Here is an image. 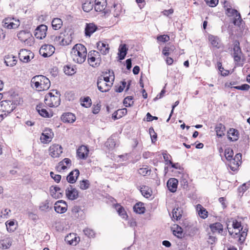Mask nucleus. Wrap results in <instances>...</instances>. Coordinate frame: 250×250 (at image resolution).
<instances>
[{"label": "nucleus", "mask_w": 250, "mask_h": 250, "mask_svg": "<svg viewBox=\"0 0 250 250\" xmlns=\"http://www.w3.org/2000/svg\"><path fill=\"white\" fill-rule=\"evenodd\" d=\"M31 85L33 87H35L37 89H38V90L42 91L40 86V83L39 82H37L35 81L32 82V80H31Z\"/></svg>", "instance_id": "69168bd1"}, {"label": "nucleus", "mask_w": 250, "mask_h": 250, "mask_svg": "<svg viewBox=\"0 0 250 250\" xmlns=\"http://www.w3.org/2000/svg\"><path fill=\"white\" fill-rule=\"evenodd\" d=\"M105 145L109 149H113L116 146V143L113 139L110 138L107 139Z\"/></svg>", "instance_id": "3c124183"}, {"label": "nucleus", "mask_w": 250, "mask_h": 250, "mask_svg": "<svg viewBox=\"0 0 250 250\" xmlns=\"http://www.w3.org/2000/svg\"><path fill=\"white\" fill-rule=\"evenodd\" d=\"M242 55L236 56L235 55L234 57V60L235 62V65L237 66H242L244 63V59L242 58Z\"/></svg>", "instance_id": "de8ad7c7"}, {"label": "nucleus", "mask_w": 250, "mask_h": 250, "mask_svg": "<svg viewBox=\"0 0 250 250\" xmlns=\"http://www.w3.org/2000/svg\"><path fill=\"white\" fill-rule=\"evenodd\" d=\"M247 235V230L246 231V229H245L241 233L240 232L239 233H238L237 235H238V237H239V241L240 243H243L245 240Z\"/></svg>", "instance_id": "13d9d810"}, {"label": "nucleus", "mask_w": 250, "mask_h": 250, "mask_svg": "<svg viewBox=\"0 0 250 250\" xmlns=\"http://www.w3.org/2000/svg\"><path fill=\"white\" fill-rule=\"evenodd\" d=\"M6 226L7 230L9 232H13L15 229V222L13 221H7Z\"/></svg>", "instance_id": "5fc2aeb1"}, {"label": "nucleus", "mask_w": 250, "mask_h": 250, "mask_svg": "<svg viewBox=\"0 0 250 250\" xmlns=\"http://www.w3.org/2000/svg\"><path fill=\"white\" fill-rule=\"evenodd\" d=\"M67 209V205L66 202L63 200L57 201L54 205V209L58 213H63Z\"/></svg>", "instance_id": "4468645a"}, {"label": "nucleus", "mask_w": 250, "mask_h": 250, "mask_svg": "<svg viewBox=\"0 0 250 250\" xmlns=\"http://www.w3.org/2000/svg\"><path fill=\"white\" fill-rule=\"evenodd\" d=\"M210 229L213 233H221L223 231V226L219 222L215 223L210 225Z\"/></svg>", "instance_id": "72a5a7b5"}, {"label": "nucleus", "mask_w": 250, "mask_h": 250, "mask_svg": "<svg viewBox=\"0 0 250 250\" xmlns=\"http://www.w3.org/2000/svg\"><path fill=\"white\" fill-rule=\"evenodd\" d=\"M61 120L63 123H73L76 120V117L71 112H66L62 115Z\"/></svg>", "instance_id": "aec40b11"}, {"label": "nucleus", "mask_w": 250, "mask_h": 250, "mask_svg": "<svg viewBox=\"0 0 250 250\" xmlns=\"http://www.w3.org/2000/svg\"><path fill=\"white\" fill-rule=\"evenodd\" d=\"M65 241L69 245L76 246L80 241V237L74 233H70L65 236Z\"/></svg>", "instance_id": "f3484780"}, {"label": "nucleus", "mask_w": 250, "mask_h": 250, "mask_svg": "<svg viewBox=\"0 0 250 250\" xmlns=\"http://www.w3.org/2000/svg\"><path fill=\"white\" fill-rule=\"evenodd\" d=\"M36 108L39 114L43 117L50 118L53 116L52 114H49L46 109L44 108L42 104H38Z\"/></svg>", "instance_id": "5701e85b"}, {"label": "nucleus", "mask_w": 250, "mask_h": 250, "mask_svg": "<svg viewBox=\"0 0 250 250\" xmlns=\"http://www.w3.org/2000/svg\"><path fill=\"white\" fill-rule=\"evenodd\" d=\"M90 183L87 180H83L80 182L79 187L82 190H85L88 189L89 187Z\"/></svg>", "instance_id": "603ef678"}, {"label": "nucleus", "mask_w": 250, "mask_h": 250, "mask_svg": "<svg viewBox=\"0 0 250 250\" xmlns=\"http://www.w3.org/2000/svg\"><path fill=\"white\" fill-rule=\"evenodd\" d=\"M140 192H141L142 195L146 198H149V197L151 196V190H150L149 188H148V187L147 186H143L141 188H140Z\"/></svg>", "instance_id": "a19ab883"}, {"label": "nucleus", "mask_w": 250, "mask_h": 250, "mask_svg": "<svg viewBox=\"0 0 250 250\" xmlns=\"http://www.w3.org/2000/svg\"><path fill=\"white\" fill-rule=\"evenodd\" d=\"M178 181L176 178H170L167 182L168 189L171 192H175L177 188Z\"/></svg>", "instance_id": "a878e982"}, {"label": "nucleus", "mask_w": 250, "mask_h": 250, "mask_svg": "<svg viewBox=\"0 0 250 250\" xmlns=\"http://www.w3.org/2000/svg\"><path fill=\"white\" fill-rule=\"evenodd\" d=\"M99 53L95 50H92L88 54V62L92 67L98 66L101 62V59Z\"/></svg>", "instance_id": "20e7f679"}, {"label": "nucleus", "mask_w": 250, "mask_h": 250, "mask_svg": "<svg viewBox=\"0 0 250 250\" xmlns=\"http://www.w3.org/2000/svg\"><path fill=\"white\" fill-rule=\"evenodd\" d=\"M97 48L103 55H106L109 53V47L107 43L104 42H99L97 43Z\"/></svg>", "instance_id": "bb28decb"}, {"label": "nucleus", "mask_w": 250, "mask_h": 250, "mask_svg": "<svg viewBox=\"0 0 250 250\" xmlns=\"http://www.w3.org/2000/svg\"><path fill=\"white\" fill-rule=\"evenodd\" d=\"M39 209L42 211H48L51 209V207H50V201L46 200L42 202L39 206Z\"/></svg>", "instance_id": "ea45409f"}, {"label": "nucleus", "mask_w": 250, "mask_h": 250, "mask_svg": "<svg viewBox=\"0 0 250 250\" xmlns=\"http://www.w3.org/2000/svg\"><path fill=\"white\" fill-rule=\"evenodd\" d=\"M93 6L94 3L92 0H86L83 4L82 8L84 12H89L93 9Z\"/></svg>", "instance_id": "4c0bfd02"}, {"label": "nucleus", "mask_w": 250, "mask_h": 250, "mask_svg": "<svg viewBox=\"0 0 250 250\" xmlns=\"http://www.w3.org/2000/svg\"><path fill=\"white\" fill-rule=\"evenodd\" d=\"M233 57H234L235 55L240 56L242 55V53L240 47V43L239 42L236 41L234 43L233 46Z\"/></svg>", "instance_id": "c03bdc74"}, {"label": "nucleus", "mask_w": 250, "mask_h": 250, "mask_svg": "<svg viewBox=\"0 0 250 250\" xmlns=\"http://www.w3.org/2000/svg\"><path fill=\"white\" fill-rule=\"evenodd\" d=\"M133 210L138 214H143L145 213L146 208L144 204L142 202L137 203L133 207Z\"/></svg>", "instance_id": "f704fd0d"}, {"label": "nucleus", "mask_w": 250, "mask_h": 250, "mask_svg": "<svg viewBox=\"0 0 250 250\" xmlns=\"http://www.w3.org/2000/svg\"><path fill=\"white\" fill-rule=\"evenodd\" d=\"M239 132L234 128H230L228 131V138L232 142H234L239 139Z\"/></svg>", "instance_id": "393cba45"}, {"label": "nucleus", "mask_w": 250, "mask_h": 250, "mask_svg": "<svg viewBox=\"0 0 250 250\" xmlns=\"http://www.w3.org/2000/svg\"><path fill=\"white\" fill-rule=\"evenodd\" d=\"M215 130L216 132L217 136L219 138H221L225 134V126L222 124L220 123L216 125Z\"/></svg>", "instance_id": "e433bc0d"}, {"label": "nucleus", "mask_w": 250, "mask_h": 250, "mask_svg": "<svg viewBox=\"0 0 250 250\" xmlns=\"http://www.w3.org/2000/svg\"><path fill=\"white\" fill-rule=\"evenodd\" d=\"M47 30V27L45 25H40L36 29L34 35L37 39H42L45 37Z\"/></svg>", "instance_id": "2eb2a0df"}, {"label": "nucleus", "mask_w": 250, "mask_h": 250, "mask_svg": "<svg viewBox=\"0 0 250 250\" xmlns=\"http://www.w3.org/2000/svg\"><path fill=\"white\" fill-rule=\"evenodd\" d=\"M149 133L151 138L152 143H154L156 141L157 136L152 127L149 128Z\"/></svg>", "instance_id": "bf43d9fd"}, {"label": "nucleus", "mask_w": 250, "mask_h": 250, "mask_svg": "<svg viewBox=\"0 0 250 250\" xmlns=\"http://www.w3.org/2000/svg\"><path fill=\"white\" fill-rule=\"evenodd\" d=\"M114 74L112 70H108V72H106L104 76L102 77V81H104L106 83H112L114 80Z\"/></svg>", "instance_id": "c756f323"}, {"label": "nucleus", "mask_w": 250, "mask_h": 250, "mask_svg": "<svg viewBox=\"0 0 250 250\" xmlns=\"http://www.w3.org/2000/svg\"><path fill=\"white\" fill-rule=\"evenodd\" d=\"M79 174V171L77 169L71 171L66 177L67 182L71 184L75 183Z\"/></svg>", "instance_id": "b1692460"}, {"label": "nucleus", "mask_w": 250, "mask_h": 250, "mask_svg": "<svg viewBox=\"0 0 250 250\" xmlns=\"http://www.w3.org/2000/svg\"><path fill=\"white\" fill-rule=\"evenodd\" d=\"M44 102L46 105L50 107L58 106L61 103L60 92L57 90L49 92L45 96Z\"/></svg>", "instance_id": "f03ea898"}, {"label": "nucleus", "mask_w": 250, "mask_h": 250, "mask_svg": "<svg viewBox=\"0 0 250 250\" xmlns=\"http://www.w3.org/2000/svg\"><path fill=\"white\" fill-rule=\"evenodd\" d=\"M86 56V48L82 44L75 45L71 50V57L76 63H83L85 61Z\"/></svg>", "instance_id": "f257e3e1"}, {"label": "nucleus", "mask_w": 250, "mask_h": 250, "mask_svg": "<svg viewBox=\"0 0 250 250\" xmlns=\"http://www.w3.org/2000/svg\"><path fill=\"white\" fill-rule=\"evenodd\" d=\"M62 21L60 18H54L52 21V26L53 29L57 30L61 28Z\"/></svg>", "instance_id": "58836bf2"}, {"label": "nucleus", "mask_w": 250, "mask_h": 250, "mask_svg": "<svg viewBox=\"0 0 250 250\" xmlns=\"http://www.w3.org/2000/svg\"><path fill=\"white\" fill-rule=\"evenodd\" d=\"M205 1L210 7H215L218 2V0H205Z\"/></svg>", "instance_id": "338daca9"}, {"label": "nucleus", "mask_w": 250, "mask_h": 250, "mask_svg": "<svg viewBox=\"0 0 250 250\" xmlns=\"http://www.w3.org/2000/svg\"><path fill=\"white\" fill-rule=\"evenodd\" d=\"M113 84L112 83H106L104 81H102V76L98 78L97 85L98 89L102 92H106L108 91Z\"/></svg>", "instance_id": "9d476101"}, {"label": "nucleus", "mask_w": 250, "mask_h": 250, "mask_svg": "<svg viewBox=\"0 0 250 250\" xmlns=\"http://www.w3.org/2000/svg\"><path fill=\"white\" fill-rule=\"evenodd\" d=\"M7 66H13L16 64L17 61L13 56L7 57L4 61Z\"/></svg>", "instance_id": "09e8293b"}, {"label": "nucleus", "mask_w": 250, "mask_h": 250, "mask_svg": "<svg viewBox=\"0 0 250 250\" xmlns=\"http://www.w3.org/2000/svg\"><path fill=\"white\" fill-rule=\"evenodd\" d=\"M63 71L66 75L71 76L76 72V68L75 65L71 64H67L63 67Z\"/></svg>", "instance_id": "473e14b6"}, {"label": "nucleus", "mask_w": 250, "mask_h": 250, "mask_svg": "<svg viewBox=\"0 0 250 250\" xmlns=\"http://www.w3.org/2000/svg\"><path fill=\"white\" fill-rule=\"evenodd\" d=\"M17 105L13 101L4 100L0 103V109L4 113H6L7 116L13 111Z\"/></svg>", "instance_id": "39448f33"}, {"label": "nucleus", "mask_w": 250, "mask_h": 250, "mask_svg": "<svg viewBox=\"0 0 250 250\" xmlns=\"http://www.w3.org/2000/svg\"><path fill=\"white\" fill-rule=\"evenodd\" d=\"M183 213V209L179 207H175L172 210V216L171 218L173 221H178L180 220Z\"/></svg>", "instance_id": "412c9836"}, {"label": "nucleus", "mask_w": 250, "mask_h": 250, "mask_svg": "<svg viewBox=\"0 0 250 250\" xmlns=\"http://www.w3.org/2000/svg\"><path fill=\"white\" fill-rule=\"evenodd\" d=\"M208 40L211 45L217 49L221 48L222 43L220 38L216 36L209 35Z\"/></svg>", "instance_id": "6ab92c4d"}, {"label": "nucleus", "mask_w": 250, "mask_h": 250, "mask_svg": "<svg viewBox=\"0 0 250 250\" xmlns=\"http://www.w3.org/2000/svg\"><path fill=\"white\" fill-rule=\"evenodd\" d=\"M234 153L233 150L229 148L228 147L225 150V156L226 159L229 161L230 159H232L233 158Z\"/></svg>", "instance_id": "8fccbe9b"}, {"label": "nucleus", "mask_w": 250, "mask_h": 250, "mask_svg": "<svg viewBox=\"0 0 250 250\" xmlns=\"http://www.w3.org/2000/svg\"><path fill=\"white\" fill-rule=\"evenodd\" d=\"M162 155L166 164L167 165L169 164V161H171L169 159V157H171V156L168 154L166 151L163 152Z\"/></svg>", "instance_id": "774afa93"}, {"label": "nucleus", "mask_w": 250, "mask_h": 250, "mask_svg": "<svg viewBox=\"0 0 250 250\" xmlns=\"http://www.w3.org/2000/svg\"><path fill=\"white\" fill-rule=\"evenodd\" d=\"M20 25L19 20H15L14 18H6L2 21V25L7 29H16Z\"/></svg>", "instance_id": "0eeeda50"}, {"label": "nucleus", "mask_w": 250, "mask_h": 250, "mask_svg": "<svg viewBox=\"0 0 250 250\" xmlns=\"http://www.w3.org/2000/svg\"><path fill=\"white\" fill-rule=\"evenodd\" d=\"M157 39L159 42H165L169 41V37L167 35H160L157 37Z\"/></svg>", "instance_id": "680f3d73"}, {"label": "nucleus", "mask_w": 250, "mask_h": 250, "mask_svg": "<svg viewBox=\"0 0 250 250\" xmlns=\"http://www.w3.org/2000/svg\"><path fill=\"white\" fill-rule=\"evenodd\" d=\"M19 57L21 61L24 62H28L33 58L34 54L30 50L21 49L19 53Z\"/></svg>", "instance_id": "1a4fd4ad"}, {"label": "nucleus", "mask_w": 250, "mask_h": 250, "mask_svg": "<svg viewBox=\"0 0 250 250\" xmlns=\"http://www.w3.org/2000/svg\"><path fill=\"white\" fill-rule=\"evenodd\" d=\"M83 102L86 103L85 104V103L82 104V105L83 106H84L85 107H90L91 105V100L89 97H86L84 98Z\"/></svg>", "instance_id": "e2e57ef3"}, {"label": "nucleus", "mask_w": 250, "mask_h": 250, "mask_svg": "<svg viewBox=\"0 0 250 250\" xmlns=\"http://www.w3.org/2000/svg\"><path fill=\"white\" fill-rule=\"evenodd\" d=\"M67 198L70 200H74L78 198V191L71 185H69L65 190Z\"/></svg>", "instance_id": "ddd939ff"}, {"label": "nucleus", "mask_w": 250, "mask_h": 250, "mask_svg": "<svg viewBox=\"0 0 250 250\" xmlns=\"http://www.w3.org/2000/svg\"><path fill=\"white\" fill-rule=\"evenodd\" d=\"M226 14L233 18L232 23L236 26H240L242 21L241 15L237 10L231 8L226 9Z\"/></svg>", "instance_id": "7ed1b4c3"}, {"label": "nucleus", "mask_w": 250, "mask_h": 250, "mask_svg": "<svg viewBox=\"0 0 250 250\" xmlns=\"http://www.w3.org/2000/svg\"><path fill=\"white\" fill-rule=\"evenodd\" d=\"M53 136V132L51 129H45L41 134L40 137L41 141L43 144L49 143L51 141Z\"/></svg>", "instance_id": "9b49d317"}, {"label": "nucleus", "mask_w": 250, "mask_h": 250, "mask_svg": "<svg viewBox=\"0 0 250 250\" xmlns=\"http://www.w3.org/2000/svg\"><path fill=\"white\" fill-rule=\"evenodd\" d=\"M196 209L201 218L206 219L208 217V212L202 205L198 204L196 206Z\"/></svg>", "instance_id": "7c9ffc66"}, {"label": "nucleus", "mask_w": 250, "mask_h": 250, "mask_svg": "<svg viewBox=\"0 0 250 250\" xmlns=\"http://www.w3.org/2000/svg\"><path fill=\"white\" fill-rule=\"evenodd\" d=\"M41 90L43 91L48 89L50 86V82L49 80L46 77L42 80V82L40 83Z\"/></svg>", "instance_id": "37998d69"}, {"label": "nucleus", "mask_w": 250, "mask_h": 250, "mask_svg": "<svg viewBox=\"0 0 250 250\" xmlns=\"http://www.w3.org/2000/svg\"><path fill=\"white\" fill-rule=\"evenodd\" d=\"M55 47L50 44H44L42 46L39 52L41 55L44 58L51 56L55 51Z\"/></svg>", "instance_id": "6e6552de"}, {"label": "nucleus", "mask_w": 250, "mask_h": 250, "mask_svg": "<svg viewBox=\"0 0 250 250\" xmlns=\"http://www.w3.org/2000/svg\"><path fill=\"white\" fill-rule=\"evenodd\" d=\"M12 245V239L9 237H5L0 240V248L7 249Z\"/></svg>", "instance_id": "2f4dec72"}, {"label": "nucleus", "mask_w": 250, "mask_h": 250, "mask_svg": "<svg viewBox=\"0 0 250 250\" xmlns=\"http://www.w3.org/2000/svg\"><path fill=\"white\" fill-rule=\"evenodd\" d=\"M97 30V26L93 23H87L85 28V34L86 36H90Z\"/></svg>", "instance_id": "c85d7f7f"}, {"label": "nucleus", "mask_w": 250, "mask_h": 250, "mask_svg": "<svg viewBox=\"0 0 250 250\" xmlns=\"http://www.w3.org/2000/svg\"><path fill=\"white\" fill-rule=\"evenodd\" d=\"M50 175L51 178L57 183H59L61 180V176L60 175L56 174L53 172H51Z\"/></svg>", "instance_id": "0e129e2a"}, {"label": "nucleus", "mask_w": 250, "mask_h": 250, "mask_svg": "<svg viewBox=\"0 0 250 250\" xmlns=\"http://www.w3.org/2000/svg\"><path fill=\"white\" fill-rule=\"evenodd\" d=\"M83 232L88 237H93L95 236V232L93 230L89 228L84 229Z\"/></svg>", "instance_id": "052dcab7"}, {"label": "nucleus", "mask_w": 250, "mask_h": 250, "mask_svg": "<svg viewBox=\"0 0 250 250\" xmlns=\"http://www.w3.org/2000/svg\"><path fill=\"white\" fill-rule=\"evenodd\" d=\"M250 86L249 84L245 83L243 84L240 86H234L233 87H231V88H234L238 90H243V91H248L249 90Z\"/></svg>", "instance_id": "4d7b16f0"}, {"label": "nucleus", "mask_w": 250, "mask_h": 250, "mask_svg": "<svg viewBox=\"0 0 250 250\" xmlns=\"http://www.w3.org/2000/svg\"><path fill=\"white\" fill-rule=\"evenodd\" d=\"M17 36L21 42H25L27 45L31 46L33 43L34 38L29 31H21L17 34Z\"/></svg>", "instance_id": "423d86ee"}, {"label": "nucleus", "mask_w": 250, "mask_h": 250, "mask_svg": "<svg viewBox=\"0 0 250 250\" xmlns=\"http://www.w3.org/2000/svg\"><path fill=\"white\" fill-rule=\"evenodd\" d=\"M94 2V8L96 12H103L105 14L107 13L105 10V8L106 7V0H95Z\"/></svg>", "instance_id": "dca6fc26"}, {"label": "nucleus", "mask_w": 250, "mask_h": 250, "mask_svg": "<svg viewBox=\"0 0 250 250\" xmlns=\"http://www.w3.org/2000/svg\"><path fill=\"white\" fill-rule=\"evenodd\" d=\"M115 208L120 216H121L123 219H126L127 218V215L124 208L120 205H117L116 206Z\"/></svg>", "instance_id": "a18cd8bd"}, {"label": "nucleus", "mask_w": 250, "mask_h": 250, "mask_svg": "<svg viewBox=\"0 0 250 250\" xmlns=\"http://www.w3.org/2000/svg\"><path fill=\"white\" fill-rule=\"evenodd\" d=\"M128 48L126 44H121L118 48V59L119 60H124L127 53Z\"/></svg>", "instance_id": "4be33fe9"}, {"label": "nucleus", "mask_w": 250, "mask_h": 250, "mask_svg": "<svg viewBox=\"0 0 250 250\" xmlns=\"http://www.w3.org/2000/svg\"><path fill=\"white\" fill-rule=\"evenodd\" d=\"M133 97L131 96H128L125 98L124 100V104L126 107L130 106L133 103L132 101Z\"/></svg>", "instance_id": "6e6d98bb"}, {"label": "nucleus", "mask_w": 250, "mask_h": 250, "mask_svg": "<svg viewBox=\"0 0 250 250\" xmlns=\"http://www.w3.org/2000/svg\"><path fill=\"white\" fill-rule=\"evenodd\" d=\"M112 10H114L113 15L115 17H117L120 14L121 12V5L120 4L114 3L111 7Z\"/></svg>", "instance_id": "49530a36"}, {"label": "nucleus", "mask_w": 250, "mask_h": 250, "mask_svg": "<svg viewBox=\"0 0 250 250\" xmlns=\"http://www.w3.org/2000/svg\"><path fill=\"white\" fill-rule=\"evenodd\" d=\"M229 161V167L230 169L233 171L236 170L238 168L240 164L236 161H233V158H232V159H230Z\"/></svg>", "instance_id": "864d4df0"}, {"label": "nucleus", "mask_w": 250, "mask_h": 250, "mask_svg": "<svg viewBox=\"0 0 250 250\" xmlns=\"http://www.w3.org/2000/svg\"><path fill=\"white\" fill-rule=\"evenodd\" d=\"M50 194L54 198L58 199L62 197L61 189L57 186H52L50 188Z\"/></svg>", "instance_id": "cd10ccee"}, {"label": "nucleus", "mask_w": 250, "mask_h": 250, "mask_svg": "<svg viewBox=\"0 0 250 250\" xmlns=\"http://www.w3.org/2000/svg\"><path fill=\"white\" fill-rule=\"evenodd\" d=\"M173 229V234L178 238H182L183 235V229L178 225H174Z\"/></svg>", "instance_id": "79ce46f5"}, {"label": "nucleus", "mask_w": 250, "mask_h": 250, "mask_svg": "<svg viewBox=\"0 0 250 250\" xmlns=\"http://www.w3.org/2000/svg\"><path fill=\"white\" fill-rule=\"evenodd\" d=\"M88 148L86 146L83 145L80 146L77 150V157L80 159H86L88 156Z\"/></svg>", "instance_id": "a211bd4d"}, {"label": "nucleus", "mask_w": 250, "mask_h": 250, "mask_svg": "<svg viewBox=\"0 0 250 250\" xmlns=\"http://www.w3.org/2000/svg\"><path fill=\"white\" fill-rule=\"evenodd\" d=\"M49 151L52 157L58 158L62 153V147L58 144H54L49 147Z\"/></svg>", "instance_id": "f8f14e48"}, {"label": "nucleus", "mask_w": 250, "mask_h": 250, "mask_svg": "<svg viewBox=\"0 0 250 250\" xmlns=\"http://www.w3.org/2000/svg\"><path fill=\"white\" fill-rule=\"evenodd\" d=\"M232 227L234 229H237L238 230V231L235 232L234 234H233V232L230 231V229H229V228L228 227V231L230 235L235 237V235H237L238 233L240 232V228H241V224L240 222H239L237 220H235L232 222Z\"/></svg>", "instance_id": "c9c22d12"}]
</instances>
